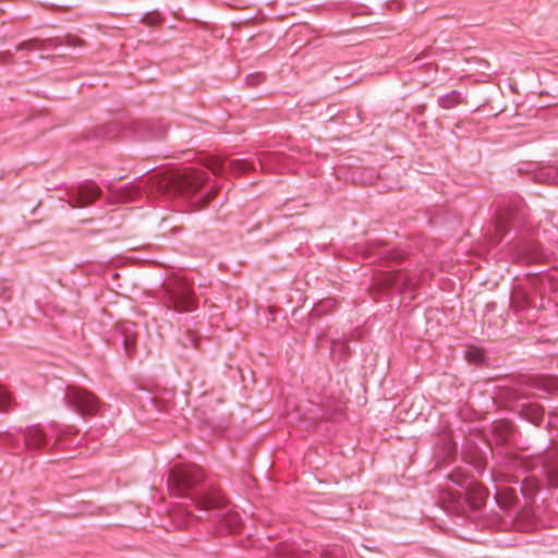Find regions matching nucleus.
<instances>
[{
  "mask_svg": "<svg viewBox=\"0 0 558 558\" xmlns=\"http://www.w3.org/2000/svg\"><path fill=\"white\" fill-rule=\"evenodd\" d=\"M203 471L197 465L173 466L168 474V489L179 498H189L194 507L201 511L214 510V517L223 521L228 531L232 532L240 522L238 513H232L226 505L223 496L217 492L210 494L190 490L203 480Z\"/></svg>",
  "mask_w": 558,
  "mask_h": 558,
  "instance_id": "obj_1",
  "label": "nucleus"
},
{
  "mask_svg": "<svg viewBox=\"0 0 558 558\" xmlns=\"http://www.w3.org/2000/svg\"><path fill=\"white\" fill-rule=\"evenodd\" d=\"M77 433L72 426L60 427L57 423L48 426L34 425L25 429L16 428L0 433V439L10 450H20L22 447L36 449L49 444L53 439V446H68L66 437ZM72 444L69 442V446Z\"/></svg>",
  "mask_w": 558,
  "mask_h": 558,
  "instance_id": "obj_2",
  "label": "nucleus"
},
{
  "mask_svg": "<svg viewBox=\"0 0 558 558\" xmlns=\"http://www.w3.org/2000/svg\"><path fill=\"white\" fill-rule=\"evenodd\" d=\"M207 179V172L204 170H184L160 182L159 190H165L172 196L190 197L204 185Z\"/></svg>",
  "mask_w": 558,
  "mask_h": 558,
  "instance_id": "obj_3",
  "label": "nucleus"
},
{
  "mask_svg": "<svg viewBox=\"0 0 558 558\" xmlns=\"http://www.w3.org/2000/svg\"><path fill=\"white\" fill-rule=\"evenodd\" d=\"M525 218L524 205L520 197L511 196L497 205L496 231L505 233L508 228H519Z\"/></svg>",
  "mask_w": 558,
  "mask_h": 558,
  "instance_id": "obj_4",
  "label": "nucleus"
},
{
  "mask_svg": "<svg viewBox=\"0 0 558 558\" xmlns=\"http://www.w3.org/2000/svg\"><path fill=\"white\" fill-rule=\"evenodd\" d=\"M169 306L177 312H191L197 307L191 284L181 279L166 283Z\"/></svg>",
  "mask_w": 558,
  "mask_h": 558,
  "instance_id": "obj_5",
  "label": "nucleus"
},
{
  "mask_svg": "<svg viewBox=\"0 0 558 558\" xmlns=\"http://www.w3.org/2000/svg\"><path fill=\"white\" fill-rule=\"evenodd\" d=\"M64 400L81 414H94L98 411V401L92 393L76 387H69Z\"/></svg>",
  "mask_w": 558,
  "mask_h": 558,
  "instance_id": "obj_6",
  "label": "nucleus"
},
{
  "mask_svg": "<svg viewBox=\"0 0 558 558\" xmlns=\"http://www.w3.org/2000/svg\"><path fill=\"white\" fill-rule=\"evenodd\" d=\"M100 195V189L94 183L77 186L69 194L68 203L72 208L89 205Z\"/></svg>",
  "mask_w": 558,
  "mask_h": 558,
  "instance_id": "obj_7",
  "label": "nucleus"
},
{
  "mask_svg": "<svg viewBox=\"0 0 558 558\" xmlns=\"http://www.w3.org/2000/svg\"><path fill=\"white\" fill-rule=\"evenodd\" d=\"M252 167L251 162L244 159H226L213 162L209 169L214 174L222 173L227 169L234 174H240L248 171Z\"/></svg>",
  "mask_w": 558,
  "mask_h": 558,
  "instance_id": "obj_8",
  "label": "nucleus"
},
{
  "mask_svg": "<svg viewBox=\"0 0 558 558\" xmlns=\"http://www.w3.org/2000/svg\"><path fill=\"white\" fill-rule=\"evenodd\" d=\"M541 472L549 485L558 487V451H550L541 459Z\"/></svg>",
  "mask_w": 558,
  "mask_h": 558,
  "instance_id": "obj_9",
  "label": "nucleus"
},
{
  "mask_svg": "<svg viewBox=\"0 0 558 558\" xmlns=\"http://www.w3.org/2000/svg\"><path fill=\"white\" fill-rule=\"evenodd\" d=\"M513 253L511 254V258L513 260L523 262V263H532L539 258L537 253V247L534 244L530 243H514Z\"/></svg>",
  "mask_w": 558,
  "mask_h": 558,
  "instance_id": "obj_10",
  "label": "nucleus"
},
{
  "mask_svg": "<svg viewBox=\"0 0 558 558\" xmlns=\"http://www.w3.org/2000/svg\"><path fill=\"white\" fill-rule=\"evenodd\" d=\"M133 327L134 324L130 322H125L120 326L121 333L123 336V347L126 354L132 353L135 343V339L133 337Z\"/></svg>",
  "mask_w": 558,
  "mask_h": 558,
  "instance_id": "obj_11",
  "label": "nucleus"
},
{
  "mask_svg": "<svg viewBox=\"0 0 558 558\" xmlns=\"http://www.w3.org/2000/svg\"><path fill=\"white\" fill-rule=\"evenodd\" d=\"M462 99V94L458 90H452L446 95H442L438 98V104L440 107L445 109H450L456 105L460 104Z\"/></svg>",
  "mask_w": 558,
  "mask_h": 558,
  "instance_id": "obj_12",
  "label": "nucleus"
},
{
  "mask_svg": "<svg viewBox=\"0 0 558 558\" xmlns=\"http://www.w3.org/2000/svg\"><path fill=\"white\" fill-rule=\"evenodd\" d=\"M141 195V189L136 185L123 187L119 193V198L122 202H132Z\"/></svg>",
  "mask_w": 558,
  "mask_h": 558,
  "instance_id": "obj_13",
  "label": "nucleus"
},
{
  "mask_svg": "<svg viewBox=\"0 0 558 558\" xmlns=\"http://www.w3.org/2000/svg\"><path fill=\"white\" fill-rule=\"evenodd\" d=\"M11 403L12 401L10 395L0 388V412L8 411L11 407Z\"/></svg>",
  "mask_w": 558,
  "mask_h": 558,
  "instance_id": "obj_14",
  "label": "nucleus"
},
{
  "mask_svg": "<svg viewBox=\"0 0 558 558\" xmlns=\"http://www.w3.org/2000/svg\"><path fill=\"white\" fill-rule=\"evenodd\" d=\"M143 21L148 25H157L160 23L161 19L158 13H151V14H146L143 17Z\"/></svg>",
  "mask_w": 558,
  "mask_h": 558,
  "instance_id": "obj_15",
  "label": "nucleus"
},
{
  "mask_svg": "<svg viewBox=\"0 0 558 558\" xmlns=\"http://www.w3.org/2000/svg\"><path fill=\"white\" fill-rule=\"evenodd\" d=\"M35 47H36V41L29 40V41L22 44V46H17L16 50H20V49L31 50V49H34Z\"/></svg>",
  "mask_w": 558,
  "mask_h": 558,
  "instance_id": "obj_16",
  "label": "nucleus"
},
{
  "mask_svg": "<svg viewBox=\"0 0 558 558\" xmlns=\"http://www.w3.org/2000/svg\"><path fill=\"white\" fill-rule=\"evenodd\" d=\"M333 304V300L327 299L324 301L318 307L315 308L316 312L320 311V307H329Z\"/></svg>",
  "mask_w": 558,
  "mask_h": 558,
  "instance_id": "obj_17",
  "label": "nucleus"
},
{
  "mask_svg": "<svg viewBox=\"0 0 558 558\" xmlns=\"http://www.w3.org/2000/svg\"><path fill=\"white\" fill-rule=\"evenodd\" d=\"M262 80V76L259 74H255L253 76L247 77V82L251 84H257Z\"/></svg>",
  "mask_w": 558,
  "mask_h": 558,
  "instance_id": "obj_18",
  "label": "nucleus"
},
{
  "mask_svg": "<svg viewBox=\"0 0 558 558\" xmlns=\"http://www.w3.org/2000/svg\"><path fill=\"white\" fill-rule=\"evenodd\" d=\"M398 281H399V276L395 277V276L389 275V277H388V284H390V286H398L399 284Z\"/></svg>",
  "mask_w": 558,
  "mask_h": 558,
  "instance_id": "obj_19",
  "label": "nucleus"
},
{
  "mask_svg": "<svg viewBox=\"0 0 558 558\" xmlns=\"http://www.w3.org/2000/svg\"><path fill=\"white\" fill-rule=\"evenodd\" d=\"M544 415V412L543 410H537V414L535 415V417L532 420L534 424H538L542 420Z\"/></svg>",
  "mask_w": 558,
  "mask_h": 558,
  "instance_id": "obj_20",
  "label": "nucleus"
},
{
  "mask_svg": "<svg viewBox=\"0 0 558 558\" xmlns=\"http://www.w3.org/2000/svg\"><path fill=\"white\" fill-rule=\"evenodd\" d=\"M450 480L457 485V486H464V482L461 480H454L452 476H450Z\"/></svg>",
  "mask_w": 558,
  "mask_h": 558,
  "instance_id": "obj_21",
  "label": "nucleus"
}]
</instances>
